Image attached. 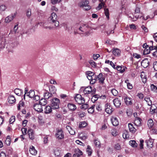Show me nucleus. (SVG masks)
Returning a JSON list of instances; mask_svg holds the SVG:
<instances>
[{"mask_svg":"<svg viewBox=\"0 0 157 157\" xmlns=\"http://www.w3.org/2000/svg\"><path fill=\"white\" fill-rule=\"evenodd\" d=\"M154 124V123L152 119H150L148 120L147 121V125L149 128H151Z\"/></svg>","mask_w":157,"mask_h":157,"instance_id":"38","label":"nucleus"},{"mask_svg":"<svg viewBox=\"0 0 157 157\" xmlns=\"http://www.w3.org/2000/svg\"><path fill=\"white\" fill-rule=\"evenodd\" d=\"M50 105L52 109H57L59 108L60 103L59 100L56 98H54L51 100Z\"/></svg>","mask_w":157,"mask_h":157,"instance_id":"4","label":"nucleus"},{"mask_svg":"<svg viewBox=\"0 0 157 157\" xmlns=\"http://www.w3.org/2000/svg\"><path fill=\"white\" fill-rule=\"evenodd\" d=\"M33 107L35 110L38 112H41L43 111L42 106L40 104H35Z\"/></svg>","mask_w":157,"mask_h":157,"instance_id":"10","label":"nucleus"},{"mask_svg":"<svg viewBox=\"0 0 157 157\" xmlns=\"http://www.w3.org/2000/svg\"><path fill=\"white\" fill-rule=\"evenodd\" d=\"M87 124L85 121H82L81 122V123L79 125V128H83L86 126Z\"/></svg>","mask_w":157,"mask_h":157,"instance_id":"50","label":"nucleus"},{"mask_svg":"<svg viewBox=\"0 0 157 157\" xmlns=\"http://www.w3.org/2000/svg\"><path fill=\"white\" fill-rule=\"evenodd\" d=\"M35 95V92L34 91L31 90L27 93L26 96H28L30 98H33Z\"/></svg>","mask_w":157,"mask_h":157,"instance_id":"31","label":"nucleus"},{"mask_svg":"<svg viewBox=\"0 0 157 157\" xmlns=\"http://www.w3.org/2000/svg\"><path fill=\"white\" fill-rule=\"evenodd\" d=\"M113 102L114 105L116 107H119L121 105V101L118 98H115L113 99Z\"/></svg>","mask_w":157,"mask_h":157,"instance_id":"15","label":"nucleus"},{"mask_svg":"<svg viewBox=\"0 0 157 157\" xmlns=\"http://www.w3.org/2000/svg\"><path fill=\"white\" fill-rule=\"evenodd\" d=\"M57 15L55 13H52L48 18V20L51 24H53L54 26L57 27L59 26V22L57 20Z\"/></svg>","mask_w":157,"mask_h":157,"instance_id":"3","label":"nucleus"},{"mask_svg":"<svg viewBox=\"0 0 157 157\" xmlns=\"http://www.w3.org/2000/svg\"><path fill=\"white\" fill-rule=\"evenodd\" d=\"M88 106H89L88 104H84L82 105L81 106V109L85 110L88 108Z\"/></svg>","mask_w":157,"mask_h":157,"instance_id":"56","label":"nucleus"},{"mask_svg":"<svg viewBox=\"0 0 157 157\" xmlns=\"http://www.w3.org/2000/svg\"><path fill=\"white\" fill-rule=\"evenodd\" d=\"M100 97V96L98 94H96L93 96L91 98V101L93 102H94Z\"/></svg>","mask_w":157,"mask_h":157,"instance_id":"39","label":"nucleus"},{"mask_svg":"<svg viewBox=\"0 0 157 157\" xmlns=\"http://www.w3.org/2000/svg\"><path fill=\"white\" fill-rule=\"evenodd\" d=\"M128 127L129 131L132 133H134L136 131V129L133 127V125L131 123L128 124Z\"/></svg>","mask_w":157,"mask_h":157,"instance_id":"19","label":"nucleus"},{"mask_svg":"<svg viewBox=\"0 0 157 157\" xmlns=\"http://www.w3.org/2000/svg\"><path fill=\"white\" fill-rule=\"evenodd\" d=\"M115 68L118 71H120L121 73H123L125 70V69L126 67L124 66H117Z\"/></svg>","mask_w":157,"mask_h":157,"instance_id":"23","label":"nucleus"},{"mask_svg":"<svg viewBox=\"0 0 157 157\" xmlns=\"http://www.w3.org/2000/svg\"><path fill=\"white\" fill-rule=\"evenodd\" d=\"M120 51L117 48H114L113 49V53L115 56H118L120 54Z\"/></svg>","mask_w":157,"mask_h":157,"instance_id":"32","label":"nucleus"},{"mask_svg":"<svg viewBox=\"0 0 157 157\" xmlns=\"http://www.w3.org/2000/svg\"><path fill=\"white\" fill-rule=\"evenodd\" d=\"M74 98L76 102L79 105L82 104L85 102L84 98L79 94H77Z\"/></svg>","mask_w":157,"mask_h":157,"instance_id":"5","label":"nucleus"},{"mask_svg":"<svg viewBox=\"0 0 157 157\" xmlns=\"http://www.w3.org/2000/svg\"><path fill=\"white\" fill-rule=\"evenodd\" d=\"M96 108L98 111H101L102 109L101 104L99 103L97 104L96 105Z\"/></svg>","mask_w":157,"mask_h":157,"instance_id":"46","label":"nucleus"},{"mask_svg":"<svg viewBox=\"0 0 157 157\" xmlns=\"http://www.w3.org/2000/svg\"><path fill=\"white\" fill-rule=\"evenodd\" d=\"M129 144L133 147H136L137 146V144L135 140H131L129 142Z\"/></svg>","mask_w":157,"mask_h":157,"instance_id":"36","label":"nucleus"},{"mask_svg":"<svg viewBox=\"0 0 157 157\" xmlns=\"http://www.w3.org/2000/svg\"><path fill=\"white\" fill-rule=\"evenodd\" d=\"M105 13L106 16L107 18L109 19V11L108 9L104 8V9Z\"/></svg>","mask_w":157,"mask_h":157,"instance_id":"47","label":"nucleus"},{"mask_svg":"<svg viewBox=\"0 0 157 157\" xmlns=\"http://www.w3.org/2000/svg\"><path fill=\"white\" fill-rule=\"evenodd\" d=\"M52 109L51 106H47L45 108L44 112L46 114L52 112Z\"/></svg>","mask_w":157,"mask_h":157,"instance_id":"24","label":"nucleus"},{"mask_svg":"<svg viewBox=\"0 0 157 157\" xmlns=\"http://www.w3.org/2000/svg\"><path fill=\"white\" fill-rule=\"evenodd\" d=\"M122 136L124 139L129 138V136L128 134V131L127 130H124Z\"/></svg>","mask_w":157,"mask_h":157,"instance_id":"30","label":"nucleus"},{"mask_svg":"<svg viewBox=\"0 0 157 157\" xmlns=\"http://www.w3.org/2000/svg\"><path fill=\"white\" fill-rule=\"evenodd\" d=\"M28 133L30 139L33 140L34 139V133L33 129H29L28 131Z\"/></svg>","mask_w":157,"mask_h":157,"instance_id":"18","label":"nucleus"},{"mask_svg":"<svg viewBox=\"0 0 157 157\" xmlns=\"http://www.w3.org/2000/svg\"><path fill=\"white\" fill-rule=\"evenodd\" d=\"M90 82V83L92 84H94L95 83L96 81L97 80L96 79H95V77L93 78Z\"/></svg>","mask_w":157,"mask_h":157,"instance_id":"62","label":"nucleus"},{"mask_svg":"<svg viewBox=\"0 0 157 157\" xmlns=\"http://www.w3.org/2000/svg\"><path fill=\"white\" fill-rule=\"evenodd\" d=\"M124 100L125 103L127 105H131L132 104L131 98L127 96L124 98Z\"/></svg>","mask_w":157,"mask_h":157,"instance_id":"14","label":"nucleus"},{"mask_svg":"<svg viewBox=\"0 0 157 157\" xmlns=\"http://www.w3.org/2000/svg\"><path fill=\"white\" fill-rule=\"evenodd\" d=\"M110 120L113 125L116 126L118 125L119 122L117 117H112L111 118Z\"/></svg>","mask_w":157,"mask_h":157,"instance_id":"11","label":"nucleus"},{"mask_svg":"<svg viewBox=\"0 0 157 157\" xmlns=\"http://www.w3.org/2000/svg\"><path fill=\"white\" fill-rule=\"evenodd\" d=\"M144 100L147 102L148 105L151 106L152 105V101L148 97H145L144 98Z\"/></svg>","mask_w":157,"mask_h":157,"instance_id":"35","label":"nucleus"},{"mask_svg":"<svg viewBox=\"0 0 157 157\" xmlns=\"http://www.w3.org/2000/svg\"><path fill=\"white\" fill-rule=\"evenodd\" d=\"M33 99L34 100L37 101L40 99V98L39 96L37 95H35L34 96L33 98Z\"/></svg>","mask_w":157,"mask_h":157,"instance_id":"60","label":"nucleus"},{"mask_svg":"<svg viewBox=\"0 0 157 157\" xmlns=\"http://www.w3.org/2000/svg\"><path fill=\"white\" fill-rule=\"evenodd\" d=\"M111 91L112 94L114 96H117L118 94V92L115 89H112Z\"/></svg>","mask_w":157,"mask_h":157,"instance_id":"54","label":"nucleus"},{"mask_svg":"<svg viewBox=\"0 0 157 157\" xmlns=\"http://www.w3.org/2000/svg\"><path fill=\"white\" fill-rule=\"evenodd\" d=\"M140 12V9L139 8L136 7L135 10V13L134 17L135 18V19H133V21H135L139 18H140L142 17V16H139V15H137L136 14L137 13H139Z\"/></svg>","mask_w":157,"mask_h":157,"instance_id":"20","label":"nucleus"},{"mask_svg":"<svg viewBox=\"0 0 157 157\" xmlns=\"http://www.w3.org/2000/svg\"><path fill=\"white\" fill-rule=\"evenodd\" d=\"M95 78L97 79V80H98L99 82L101 83H104V81L105 79V77L103 76L101 73H100L98 75L95 76Z\"/></svg>","mask_w":157,"mask_h":157,"instance_id":"9","label":"nucleus"},{"mask_svg":"<svg viewBox=\"0 0 157 157\" xmlns=\"http://www.w3.org/2000/svg\"><path fill=\"white\" fill-rule=\"evenodd\" d=\"M105 112L109 114H111L113 111L112 107L108 103L106 104L105 105Z\"/></svg>","mask_w":157,"mask_h":157,"instance_id":"13","label":"nucleus"},{"mask_svg":"<svg viewBox=\"0 0 157 157\" xmlns=\"http://www.w3.org/2000/svg\"><path fill=\"white\" fill-rule=\"evenodd\" d=\"M80 90H83L82 95L86 97H88L89 94L90 93L92 94H94L96 91V89L91 86L82 87Z\"/></svg>","mask_w":157,"mask_h":157,"instance_id":"2","label":"nucleus"},{"mask_svg":"<svg viewBox=\"0 0 157 157\" xmlns=\"http://www.w3.org/2000/svg\"><path fill=\"white\" fill-rule=\"evenodd\" d=\"M141 119L140 118L136 117L134 121L135 124L137 126H139L141 124Z\"/></svg>","mask_w":157,"mask_h":157,"instance_id":"28","label":"nucleus"},{"mask_svg":"<svg viewBox=\"0 0 157 157\" xmlns=\"http://www.w3.org/2000/svg\"><path fill=\"white\" fill-rule=\"evenodd\" d=\"M47 103V101L45 98H42L39 101V104L42 105H45Z\"/></svg>","mask_w":157,"mask_h":157,"instance_id":"33","label":"nucleus"},{"mask_svg":"<svg viewBox=\"0 0 157 157\" xmlns=\"http://www.w3.org/2000/svg\"><path fill=\"white\" fill-rule=\"evenodd\" d=\"M62 0H51V3L53 5L58 3Z\"/></svg>","mask_w":157,"mask_h":157,"instance_id":"53","label":"nucleus"},{"mask_svg":"<svg viewBox=\"0 0 157 157\" xmlns=\"http://www.w3.org/2000/svg\"><path fill=\"white\" fill-rule=\"evenodd\" d=\"M67 107L70 110L72 111L75 110L76 109V105L72 103L68 104L67 105Z\"/></svg>","mask_w":157,"mask_h":157,"instance_id":"26","label":"nucleus"},{"mask_svg":"<svg viewBox=\"0 0 157 157\" xmlns=\"http://www.w3.org/2000/svg\"><path fill=\"white\" fill-rule=\"evenodd\" d=\"M151 90L154 92L157 93V87L153 84L151 85Z\"/></svg>","mask_w":157,"mask_h":157,"instance_id":"44","label":"nucleus"},{"mask_svg":"<svg viewBox=\"0 0 157 157\" xmlns=\"http://www.w3.org/2000/svg\"><path fill=\"white\" fill-rule=\"evenodd\" d=\"M148 61L147 59L143 60L141 62V65L144 68L147 67L148 65Z\"/></svg>","mask_w":157,"mask_h":157,"instance_id":"25","label":"nucleus"},{"mask_svg":"<svg viewBox=\"0 0 157 157\" xmlns=\"http://www.w3.org/2000/svg\"><path fill=\"white\" fill-rule=\"evenodd\" d=\"M125 82L127 84L128 89L130 90L132 89L133 88L132 84L128 82V80H126L125 81Z\"/></svg>","mask_w":157,"mask_h":157,"instance_id":"40","label":"nucleus"},{"mask_svg":"<svg viewBox=\"0 0 157 157\" xmlns=\"http://www.w3.org/2000/svg\"><path fill=\"white\" fill-rule=\"evenodd\" d=\"M15 117L14 116H11L9 120L10 123V124H13L15 121Z\"/></svg>","mask_w":157,"mask_h":157,"instance_id":"52","label":"nucleus"},{"mask_svg":"<svg viewBox=\"0 0 157 157\" xmlns=\"http://www.w3.org/2000/svg\"><path fill=\"white\" fill-rule=\"evenodd\" d=\"M89 3V1L86 0L81 2L79 4V6L80 7H84L86 10H88L91 8L90 6L88 5Z\"/></svg>","mask_w":157,"mask_h":157,"instance_id":"6","label":"nucleus"},{"mask_svg":"<svg viewBox=\"0 0 157 157\" xmlns=\"http://www.w3.org/2000/svg\"><path fill=\"white\" fill-rule=\"evenodd\" d=\"M5 39H3L2 41L0 43V48L2 49L5 48L6 43H5Z\"/></svg>","mask_w":157,"mask_h":157,"instance_id":"41","label":"nucleus"},{"mask_svg":"<svg viewBox=\"0 0 157 157\" xmlns=\"http://www.w3.org/2000/svg\"><path fill=\"white\" fill-rule=\"evenodd\" d=\"M17 14V12H15L14 14H12L6 17L5 19V21L6 23H9L16 16Z\"/></svg>","mask_w":157,"mask_h":157,"instance_id":"8","label":"nucleus"},{"mask_svg":"<svg viewBox=\"0 0 157 157\" xmlns=\"http://www.w3.org/2000/svg\"><path fill=\"white\" fill-rule=\"evenodd\" d=\"M24 105V102L23 100H22L20 101L17 106V109L19 110L20 109V108L21 107H23Z\"/></svg>","mask_w":157,"mask_h":157,"instance_id":"43","label":"nucleus"},{"mask_svg":"<svg viewBox=\"0 0 157 157\" xmlns=\"http://www.w3.org/2000/svg\"><path fill=\"white\" fill-rule=\"evenodd\" d=\"M95 106V105H93L88 109V112L90 113H93L94 111Z\"/></svg>","mask_w":157,"mask_h":157,"instance_id":"45","label":"nucleus"},{"mask_svg":"<svg viewBox=\"0 0 157 157\" xmlns=\"http://www.w3.org/2000/svg\"><path fill=\"white\" fill-rule=\"evenodd\" d=\"M56 136L58 139H63L64 135L63 131L61 129L58 130L56 134Z\"/></svg>","mask_w":157,"mask_h":157,"instance_id":"7","label":"nucleus"},{"mask_svg":"<svg viewBox=\"0 0 157 157\" xmlns=\"http://www.w3.org/2000/svg\"><path fill=\"white\" fill-rule=\"evenodd\" d=\"M105 5V3L103 2H101L99 4L98 6L97 7V9L100 10L102 8V6H104Z\"/></svg>","mask_w":157,"mask_h":157,"instance_id":"57","label":"nucleus"},{"mask_svg":"<svg viewBox=\"0 0 157 157\" xmlns=\"http://www.w3.org/2000/svg\"><path fill=\"white\" fill-rule=\"evenodd\" d=\"M6 9V6L4 4H0V11H4Z\"/></svg>","mask_w":157,"mask_h":157,"instance_id":"48","label":"nucleus"},{"mask_svg":"<svg viewBox=\"0 0 157 157\" xmlns=\"http://www.w3.org/2000/svg\"><path fill=\"white\" fill-rule=\"evenodd\" d=\"M31 15V10L30 9H28L26 12V16L29 18Z\"/></svg>","mask_w":157,"mask_h":157,"instance_id":"49","label":"nucleus"},{"mask_svg":"<svg viewBox=\"0 0 157 157\" xmlns=\"http://www.w3.org/2000/svg\"><path fill=\"white\" fill-rule=\"evenodd\" d=\"M153 140L150 138L149 140H146L145 142L147 144V146L149 148H151L153 146Z\"/></svg>","mask_w":157,"mask_h":157,"instance_id":"17","label":"nucleus"},{"mask_svg":"<svg viewBox=\"0 0 157 157\" xmlns=\"http://www.w3.org/2000/svg\"><path fill=\"white\" fill-rule=\"evenodd\" d=\"M133 56L134 58H135L137 59H139L140 58V55L136 53L133 54Z\"/></svg>","mask_w":157,"mask_h":157,"instance_id":"61","label":"nucleus"},{"mask_svg":"<svg viewBox=\"0 0 157 157\" xmlns=\"http://www.w3.org/2000/svg\"><path fill=\"white\" fill-rule=\"evenodd\" d=\"M49 90L51 92V93L52 94H54L56 93V89L54 86L52 85L49 87Z\"/></svg>","mask_w":157,"mask_h":157,"instance_id":"34","label":"nucleus"},{"mask_svg":"<svg viewBox=\"0 0 157 157\" xmlns=\"http://www.w3.org/2000/svg\"><path fill=\"white\" fill-rule=\"evenodd\" d=\"M140 149H142L143 148V143L144 142V140L142 139H140Z\"/></svg>","mask_w":157,"mask_h":157,"instance_id":"55","label":"nucleus"},{"mask_svg":"<svg viewBox=\"0 0 157 157\" xmlns=\"http://www.w3.org/2000/svg\"><path fill=\"white\" fill-rule=\"evenodd\" d=\"M86 74L87 75V78L89 80H91L95 76H96L94 75V73L89 71L86 72Z\"/></svg>","mask_w":157,"mask_h":157,"instance_id":"12","label":"nucleus"},{"mask_svg":"<svg viewBox=\"0 0 157 157\" xmlns=\"http://www.w3.org/2000/svg\"><path fill=\"white\" fill-rule=\"evenodd\" d=\"M16 100L14 97L13 95H10L8 98V101L10 104H13L15 102Z\"/></svg>","mask_w":157,"mask_h":157,"instance_id":"22","label":"nucleus"},{"mask_svg":"<svg viewBox=\"0 0 157 157\" xmlns=\"http://www.w3.org/2000/svg\"><path fill=\"white\" fill-rule=\"evenodd\" d=\"M52 94L49 92L45 91L44 92V98L46 99H48L50 97H51Z\"/></svg>","mask_w":157,"mask_h":157,"instance_id":"27","label":"nucleus"},{"mask_svg":"<svg viewBox=\"0 0 157 157\" xmlns=\"http://www.w3.org/2000/svg\"><path fill=\"white\" fill-rule=\"evenodd\" d=\"M22 90L19 89H16L14 90L15 93L17 95L20 96L22 94Z\"/></svg>","mask_w":157,"mask_h":157,"instance_id":"37","label":"nucleus"},{"mask_svg":"<svg viewBox=\"0 0 157 157\" xmlns=\"http://www.w3.org/2000/svg\"><path fill=\"white\" fill-rule=\"evenodd\" d=\"M94 144L97 147H99L100 144V142L97 140H94Z\"/></svg>","mask_w":157,"mask_h":157,"instance_id":"59","label":"nucleus"},{"mask_svg":"<svg viewBox=\"0 0 157 157\" xmlns=\"http://www.w3.org/2000/svg\"><path fill=\"white\" fill-rule=\"evenodd\" d=\"M86 152H87L88 156H90L92 153V150L90 147L88 145L86 149Z\"/></svg>","mask_w":157,"mask_h":157,"instance_id":"42","label":"nucleus"},{"mask_svg":"<svg viewBox=\"0 0 157 157\" xmlns=\"http://www.w3.org/2000/svg\"><path fill=\"white\" fill-rule=\"evenodd\" d=\"M153 67L154 69L157 71V62H155L153 63Z\"/></svg>","mask_w":157,"mask_h":157,"instance_id":"64","label":"nucleus"},{"mask_svg":"<svg viewBox=\"0 0 157 157\" xmlns=\"http://www.w3.org/2000/svg\"><path fill=\"white\" fill-rule=\"evenodd\" d=\"M29 151L30 153L33 155H36L37 153V151L35 149V147L32 145L30 147Z\"/></svg>","mask_w":157,"mask_h":157,"instance_id":"21","label":"nucleus"},{"mask_svg":"<svg viewBox=\"0 0 157 157\" xmlns=\"http://www.w3.org/2000/svg\"><path fill=\"white\" fill-rule=\"evenodd\" d=\"M138 97L140 99H142L144 98V95L142 93H139L138 94Z\"/></svg>","mask_w":157,"mask_h":157,"instance_id":"63","label":"nucleus"},{"mask_svg":"<svg viewBox=\"0 0 157 157\" xmlns=\"http://www.w3.org/2000/svg\"><path fill=\"white\" fill-rule=\"evenodd\" d=\"M82 154V152L79 149H76L75 150V153L73 155V157H80Z\"/></svg>","mask_w":157,"mask_h":157,"instance_id":"16","label":"nucleus"},{"mask_svg":"<svg viewBox=\"0 0 157 157\" xmlns=\"http://www.w3.org/2000/svg\"><path fill=\"white\" fill-rule=\"evenodd\" d=\"M140 77L142 78V82L144 83H145L147 82V77L145 75L144 72H141L140 74Z\"/></svg>","mask_w":157,"mask_h":157,"instance_id":"29","label":"nucleus"},{"mask_svg":"<svg viewBox=\"0 0 157 157\" xmlns=\"http://www.w3.org/2000/svg\"><path fill=\"white\" fill-rule=\"evenodd\" d=\"M90 28L87 23L85 22L81 23L78 29L81 32L79 34H84L85 36H87L89 33Z\"/></svg>","mask_w":157,"mask_h":157,"instance_id":"1","label":"nucleus"},{"mask_svg":"<svg viewBox=\"0 0 157 157\" xmlns=\"http://www.w3.org/2000/svg\"><path fill=\"white\" fill-rule=\"evenodd\" d=\"M89 63L93 67H95L96 66V63L92 60L90 61H89Z\"/></svg>","mask_w":157,"mask_h":157,"instance_id":"58","label":"nucleus"},{"mask_svg":"<svg viewBox=\"0 0 157 157\" xmlns=\"http://www.w3.org/2000/svg\"><path fill=\"white\" fill-rule=\"evenodd\" d=\"M155 108L156 107L154 105H152L150 109V112L151 113H153L155 112Z\"/></svg>","mask_w":157,"mask_h":157,"instance_id":"51","label":"nucleus"}]
</instances>
